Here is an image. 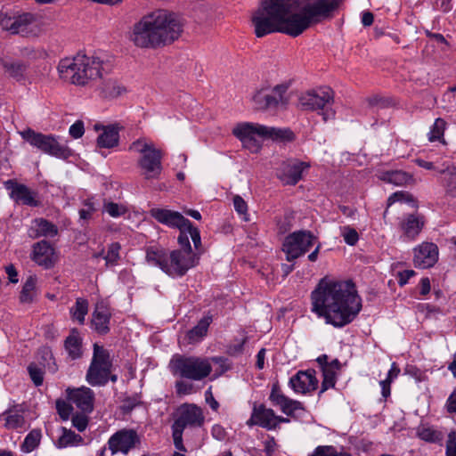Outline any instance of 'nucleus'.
I'll return each mask as SVG.
<instances>
[{
	"instance_id": "obj_1",
	"label": "nucleus",
	"mask_w": 456,
	"mask_h": 456,
	"mask_svg": "<svg viewBox=\"0 0 456 456\" xmlns=\"http://www.w3.org/2000/svg\"><path fill=\"white\" fill-rule=\"evenodd\" d=\"M299 12H291V0H262L252 16L256 37L279 32L297 37L312 24L330 19L342 0H296Z\"/></svg>"
},
{
	"instance_id": "obj_2",
	"label": "nucleus",
	"mask_w": 456,
	"mask_h": 456,
	"mask_svg": "<svg viewBox=\"0 0 456 456\" xmlns=\"http://www.w3.org/2000/svg\"><path fill=\"white\" fill-rule=\"evenodd\" d=\"M312 311L335 328L351 323L362 310V299L351 281L322 279L312 292Z\"/></svg>"
},
{
	"instance_id": "obj_3",
	"label": "nucleus",
	"mask_w": 456,
	"mask_h": 456,
	"mask_svg": "<svg viewBox=\"0 0 456 456\" xmlns=\"http://www.w3.org/2000/svg\"><path fill=\"white\" fill-rule=\"evenodd\" d=\"M183 23L174 12L159 10L135 22L129 40L141 49H158L172 44L183 32Z\"/></svg>"
},
{
	"instance_id": "obj_4",
	"label": "nucleus",
	"mask_w": 456,
	"mask_h": 456,
	"mask_svg": "<svg viewBox=\"0 0 456 456\" xmlns=\"http://www.w3.org/2000/svg\"><path fill=\"white\" fill-rule=\"evenodd\" d=\"M102 65L98 57L77 53L72 59L61 60L57 69L61 79L76 86H86L90 81L102 78Z\"/></svg>"
},
{
	"instance_id": "obj_5",
	"label": "nucleus",
	"mask_w": 456,
	"mask_h": 456,
	"mask_svg": "<svg viewBox=\"0 0 456 456\" xmlns=\"http://www.w3.org/2000/svg\"><path fill=\"white\" fill-rule=\"evenodd\" d=\"M146 261L171 277H182L197 265L198 256L184 250L175 249L168 253L163 248H149Z\"/></svg>"
},
{
	"instance_id": "obj_6",
	"label": "nucleus",
	"mask_w": 456,
	"mask_h": 456,
	"mask_svg": "<svg viewBox=\"0 0 456 456\" xmlns=\"http://www.w3.org/2000/svg\"><path fill=\"white\" fill-rule=\"evenodd\" d=\"M232 134L248 149H258L260 142L273 139L281 141H290L293 139V133L289 129H281L254 123L238 124L232 130Z\"/></svg>"
},
{
	"instance_id": "obj_7",
	"label": "nucleus",
	"mask_w": 456,
	"mask_h": 456,
	"mask_svg": "<svg viewBox=\"0 0 456 456\" xmlns=\"http://www.w3.org/2000/svg\"><path fill=\"white\" fill-rule=\"evenodd\" d=\"M141 154L138 166L142 169V175L147 179H159L162 171V151L157 149L152 142L144 138L134 141L129 148Z\"/></svg>"
},
{
	"instance_id": "obj_8",
	"label": "nucleus",
	"mask_w": 456,
	"mask_h": 456,
	"mask_svg": "<svg viewBox=\"0 0 456 456\" xmlns=\"http://www.w3.org/2000/svg\"><path fill=\"white\" fill-rule=\"evenodd\" d=\"M20 135L31 146L56 159L66 160L72 155V150L67 144L60 142L53 134H45L27 128L20 132Z\"/></svg>"
},
{
	"instance_id": "obj_9",
	"label": "nucleus",
	"mask_w": 456,
	"mask_h": 456,
	"mask_svg": "<svg viewBox=\"0 0 456 456\" xmlns=\"http://www.w3.org/2000/svg\"><path fill=\"white\" fill-rule=\"evenodd\" d=\"M334 103V91L329 87H319L307 91L299 97V105L302 110L311 111H321L324 121L332 119L335 112L331 109Z\"/></svg>"
},
{
	"instance_id": "obj_10",
	"label": "nucleus",
	"mask_w": 456,
	"mask_h": 456,
	"mask_svg": "<svg viewBox=\"0 0 456 456\" xmlns=\"http://www.w3.org/2000/svg\"><path fill=\"white\" fill-rule=\"evenodd\" d=\"M170 367L175 375L191 380H201L212 370L208 359L183 355L175 356L170 362Z\"/></svg>"
},
{
	"instance_id": "obj_11",
	"label": "nucleus",
	"mask_w": 456,
	"mask_h": 456,
	"mask_svg": "<svg viewBox=\"0 0 456 456\" xmlns=\"http://www.w3.org/2000/svg\"><path fill=\"white\" fill-rule=\"evenodd\" d=\"M111 366L108 351L94 344L93 359L86 373V381L94 387L106 385L109 381Z\"/></svg>"
},
{
	"instance_id": "obj_12",
	"label": "nucleus",
	"mask_w": 456,
	"mask_h": 456,
	"mask_svg": "<svg viewBox=\"0 0 456 456\" xmlns=\"http://www.w3.org/2000/svg\"><path fill=\"white\" fill-rule=\"evenodd\" d=\"M287 90L286 85H277L273 88L263 87L255 93L252 101L256 108L262 110L285 106L288 102L285 98Z\"/></svg>"
},
{
	"instance_id": "obj_13",
	"label": "nucleus",
	"mask_w": 456,
	"mask_h": 456,
	"mask_svg": "<svg viewBox=\"0 0 456 456\" xmlns=\"http://www.w3.org/2000/svg\"><path fill=\"white\" fill-rule=\"evenodd\" d=\"M314 236L306 231H297L288 235L282 248L287 260L293 261L307 252L314 245Z\"/></svg>"
},
{
	"instance_id": "obj_14",
	"label": "nucleus",
	"mask_w": 456,
	"mask_h": 456,
	"mask_svg": "<svg viewBox=\"0 0 456 456\" xmlns=\"http://www.w3.org/2000/svg\"><path fill=\"white\" fill-rule=\"evenodd\" d=\"M139 443L140 438L136 431L124 428L117 431L109 438L108 445L113 455L118 452L126 455Z\"/></svg>"
},
{
	"instance_id": "obj_15",
	"label": "nucleus",
	"mask_w": 456,
	"mask_h": 456,
	"mask_svg": "<svg viewBox=\"0 0 456 456\" xmlns=\"http://www.w3.org/2000/svg\"><path fill=\"white\" fill-rule=\"evenodd\" d=\"M6 190L10 191V198L17 204L29 207L40 205L37 200V193L23 183H19L14 179H9L4 183Z\"/></svg>"
},
{
	"instance_id": "obj_16",
	"label": "nucleus",
	"mask_w": 456,
	"mask_h": 456,
	"mask_svg": "<svg viewBox=\"0 0 456 456\" xmlns=\"http://www.w3.org/2000/svg\"><path fill=\"white\" fill-rule=\"evenodd\" d=\"M309 164L297 159L282 161L277 168V177L285 184L295 185L302 178L304 169L308 168Z\"/></svg>"
},
{
	"instance_id": "obj_17",
	"label": "nucleus",
	"mask_w": 456,
	"mask_h": 456,
	"mask_svg": "<svg viewBox=\"0 0 456 456\" xmlns=\"http://www.w3.org/2000/svg\"><path fill=\"white\" fill-rule=\"evenodd\" d=\"M203 423L204 416L200 407L195 404H183L173 426L184 430L187 427H201Z\"/></svg>"
},
{
	"instance_id": "obj_18",
	"label": "nucleus",
	"mask_w": 456,
	"mask_h": 456,
	"mask_svg": "<svg viewBox=\"0 0 456 456\" xmlns=\"http://www.w3.org/2000/svg\"><path fill=\"white\" fill-rule=\"evenodd\" d=\"M426 220L424 216L419 213L404 215L399 223V228L404 240H414L421 232Z\"/></svg>"
},
{
	"instance_id": "obj_19",
	"label": "nucleus",
	"mask_w": 456,
	"mask_h": 456,
	"mask_svg": "<svg viewBox=\"0 0 456 456\" xmlns=\"http://www.w3.org/2000/svg\"><path fill=\"white\" fill-rule=\"evenodd\" d=\"M269 400L273 405L280 407L281 411L288 416H294L297 411L304 410L300 402L292 400L282 393L278 383L273 384Z\"/></svg>"
},
{
	"instance_id": "obj_20",
	"label": "nucleus",
	"mask_w": 456,
	"mask_h": 456,
	"mask_svg": "<svg viewBox=\"0 0 456 456\" xmlns=\"http://www.w3.org/2000/svg\"><path fill=\"white\" fill-rule=\"evenodd\" d=\"M68 399L83 412L90 413L94 410V393L86 387L67 389Z\"/></svg>"
},
{
	"instance_id": "obj_21",
	"label": "nucleus",
	"mask_w": 456,
	"mask_h": 456,
	"mask_svg": "<svg viewBox=\"0 0 456 456\" xmlns=\"http://www.w3.org/2000/svg\"><path fill=\"white\" fill-rule=\"evenodd\" d=\"M438 259V248L435 243L423 242L414 248V264L419 268L433 266Z\"/></svg>"
},
{
	"instance_id": "obj_22",
	"label": "nucleus",
	"mask_w": 456,
	"mask_h": 456,
	"mask_svg": "<svg viewBox=\"0 0 456 456\" xmlns=\"http://www.w3.org/2000/svg\"><path fill=\"white\" fill-rule=\"evenodd\" d=\"M276 415L273 410L266 408L264 404H254L250 418L246 424L248 427L257 425L267 430L275 428Z\"/></svg>"
},
{
	"instance_id": "obj_23",
	"label": "nucleus",
	"mask_w": 456,
	"mask_h": 456,
	"mask_svg": "<svg viewBox=\"0 0 456 456\" xmlns=\"http://www.w3.org/2000/svg\"><path fill=\"white\" fill-rule=\"evenodd\" d=\"M151 217L156 219L159 223L165 224L171 228H181L188 225L189 220L186 219L181 213L159 208H153L150 210Z\"/></svg>"
},
{
	"instance_id": "obj_24",
	"label": "nucleus",
	"mask_w": 456,
	"mask_h": 456,
	"mask_svg": "<svg viewBox=\"0 0 456 456\" xmlns=\"http://www.w3.org/2000/svg\"><path fill=\"white\" fill-rule=\"evenodd\" d=\"M289 385L296 393L305 394L317 388L318 379L314 370L298 371L290 378Z\"/></svg>"
},
{
	"instance_id": "obj_25",
	"label": "nucleus",
	"mask_w": 456,
	"mask_h": 456,
	"mask_svg": "<svg viewBox=\"0 0 456 456\" xmlns=\"http://www.w3.org/2000/svg\"><path fill=\"white\" fill-rule=\"evenodd\" d=\"M121 126L118 124H110L108 126H102L96 124L94 129L102 132L97 137V146L99 148L111 149L118 145L119 142V131Z\"/></svg>"
},
{
	"instance_id": "obj_26",
	"label": "nucleus",
	"mask_w": 456,
	"mask_h": 456,
	"mask_svg": "<svg viewBox=\"0 0 456 456\" xmlns=\"http://www.w3.org/2000/svg\"><path fill=\"white\" fill-rule=\"evenodd\" d=\"M54 249L46 240H43L33 246L32 259L39 265L50 268L54 264Z\"/></svg>"
},
{
	"instance_id": "obj_27",
	"label": "nucleus",
	"mask_w": 456,
	"mask_h": 456,
	"mask_svg": "<svg viewBox=\"0 0 456 456\" xmlns=\"http://www.w3.org/2000/svg\"><path fill=\"white\" fill-rule=\"evenodd\" d=\"M111 314L103 304L96 305L93 314L92 325L95 331L101 335H105L110 331V322Z\"/></svg>"
},
{
	"instance_id": "obj_28",
	"label": "nucleus",
	"mask_w": 456,
	"mask_h": 456,
	"mask_svg": "<svg viewBox=\"0 0 456 456\" xmlns=\"http://www.w3.org/2000/svg\"><path fill=\"white\" fill-rule=\"evenodd\" d=\"M28 236L32 239L39 237H54L58 233V228L52 222L45 218H36L28 229Z\"/></svg>"
},
{
	"instance_id": "obj_29",
	"label": "nucleus",
	"mask_w": 456,
	"mask_h": 456,
	"mask_svg": "<svg viewBox=\"0 0 456 456\" xmlns=\"http://www.w3.org/2000/svg\"><path fill=\"white\" fill-rule=\"evenodd\" d=\"M377 175L379 180L396 186H404L413 181L410 174L401 170L380 171Z\"/></svg>"
},
{
	"instance_id": "obj_30",
	"label": "nucleus",
	"mask_w": 456,
	"mask_h": 456,
	"mask_svg": "<svg viewBox=\"0 0 456 456\" xmlns=\"http://www.w3.org/2000/svg\"><path fill=\"white\" fill-rule=\"evenodd\" d=\"M4 419V427L6 429H16L22 428L25 424V419L21 413L16 410L9 409L6 410L3 414L0 415V420Z\"/></svg>"
},
{
	"instance_id": "obj_31",
	"label": "nucleus",
	"mask_w": 456,
	"mask_h": 456,
	"mask_svg": "<svg viewBox=\"0 0 456 456\" xmlns=\"http://www.w3.org/2000/svg\"><path fill=\"white\" fill-rule=\"evenodd\" d=\"M64 346L69 355L72 359L79 358L82 354V342L79 338L78 332H77L76 330H72L70 335L66 338Z\"/></svg>"
},
{
	"instance_id": "obj_32",
	"label": "nucleus",
	"mask_w": 456,
	"mask_h": 456,
	"mask_svg": "<svg viewBox=\"0 0 456 456\" xmlns=\"http://www.w3.org/2000/svg\"><path fill=\"white\" fill-rule=\"evenodd\" d=\"M99 89L102 96L105 98L118 97L125 91V88L112 78L103 79Z\"/></svg>"
},
{
	"instance_id": "obj_33",
	"label": "nucleus",
	"mask_w": 456,
	"mask_h": 456,
	"mask_svg": "<svg viewBox=\"0 0 456 456\" xmlns=\"http://www.w3.org/2000/svg\"><path fill=\"white\" fill-rule=\"evenodd\" d=\"M443 176V185L445 193L450 197H456V166L448 167L441 171Z\"/></svg>"
},
{
	"instance_id": "obj_34",
	"label": "nucleus",
	"mask_w": 456,
	"mask_h": 456,
	"mask_svg": "<svg viewBox=\"0 0 456 456\" xmlns=\"http://www.w3.org/2000/svg\"><path fill=\"white\" fill-rule=\"evenodd\" d=\"M211 322V316L203 317L195 327L187 332L188 339L191 342H196L206 336Z\"/></svg>"
},
{
	"instance_id": "obj_35",
	"label": "nucleus",
	"mask_w": 456,
	"mask_h": 456,
	"mask_svg": "<svg viewBox=\"0 0 456 456\" xmlns=\"http://www.w3.org/2000/svg\"><path fill=\"white\" fill-rule=\"evenodd\" d=\"M3 67L10 77L17 81L24 78L28 66L22 61H3Z\"/></svg>"
},
{
	"instance_id": "obj_36",
	"label": "nucleus",
	"mask_w": 456,
	"mask_h": 456,
	"mask_svg": "<svg viewBox=\"0 0 456 456\" xmlns=\"http://www.w3.org/2000/svg\"><path fill=\"white\" fill-rule=\"evenodd\" d=\"M39 362L50 372L54 373L57 370V365L50 347L43 346L37 353Z\"/></svg>"
},
{
	"instance_id": "obj_37",
	"label": "nucleus",
	"mask_w": 456,
	"mask_h": 456,
	"mask_svg": "<svg viewBox=\"0 0 456 456\" xmlns=\"http://www.w3.org/2000/svg\"><path fill=\"white\" fill-rule=\"evenodd\" d=\"M83 442L80 435L76 434L74 431L63 428V433L57 442L59 448H65L67 446L77 445Z\"/></svg>"
},
{
	"instance_id": "obj_38",
	"label": "nucleus",
	"mask_w": 456,
	"mask_h": 456,
	"mask_svg": "<svg viewBox=\"0 0 456 456\" xmlns=\"http://www.w3.org/2000/svg\"><path fill=\"white\" fill-rule=\"evenodd\" d=\"M41 431L39 429L31 430L25 437L20 448L24 452H31L34 451L40 444L41 440Z\"/></svg>"
},
{
	"instance_id": "obj_39",
	"label": "nucleus",
	"mask_w": 456,
	"mask_h": 456,
	"mask_svg": "<svg viewBox=\"0 0 456 456\" xmlns=\"http://www.w3.org/2000/svg\"><path fill=\"white\" fill-rule=\"evenodd\" d=\"M37 285V278L34 276H29L20 291V300L21 303H30L32 302L35 296V289Z\"/></svg>"
},
{
	"instance_id": "obj_40",
	"label": "nucleus",
	"mask_w": 456,
	"mask_h": 456,
	"mask_svg": "<svg viewBox=\"0 0 456 456\" xmlns=\"http://www.w3.org/2000/svg\"><path fill=\"white\" fill-rule=\"evenodd\" d=\"M33 21V15L28 12L13 17L12 25H10L9 31L12 34H18Z\"/></svg>"
},
{
	"instance_id": "obj_41",
	"label": "nucleus",
	"mask_w": 456,
	"mask_h": 456,
	"mask_svg": "<svg viewBox=\"0 0 456 456\" xmlns=\"http://www.w3.org/2000/svg\"><path fill=\"white\" fill-rule=\"evenodd\" d=\"M417 436L426 442L435 443L442 439L441 432L431 427L421 425L417 429Z\"/></svg>"
},
{
	"instance_id": "obj_42",
	"label": "nucleus",
	"mask_w": 456,
	"mask_h": 456,
	"mask_svg": "<svg viewBox=\"0 0 456 456\" xmlns=\"http://www.w3.org/2000/svg\"><path fill=\"white\" fill-rule=\"evenodd\" d=\"M88 312V302L83 298H77L76 304L70 308V314L80 324L85 322V317Z\"/></svg>"
},
{
	"instance_id": "obj_43",
	"label": "nucleus",
	"mask_w": 456,
	"mask_h": 456,
	"mask_svg": "<svg viewBox=\"0 0 456 456\" xmlns=\"http://www.w3.org/2000/svg\"><path fill=\"white\" fill-rule=\"evenodd\" d=\"M445 121L443 118H436L430 132L428 133V139L430 142L440 140L444 136L445 128Z\"/></svg>"
},
{
	"instance_id": "obj_44",
	"label": "nucleus",
	"mask_w": 456,
	"mask_h": 456,
	"mask_svg": "<svg viewBox=\"0 0 456 456\" xmlns=\"http://www.w3.org/2000/svg\"><path fill=\"white\" fill-rule=\"evenodd\" d=\"M120 245L118 242H113L110 245L107 254L103 256L106 265H115L119 258Z\"/></svg>"
},
{
	"instance_id": "obj_45",
	"label": "nucleus",
	"mask_w": 456,
	"mask_h": 456,
	"mask_svg": "<svg viewBox=\"0 0 456 456\" xmlns=\"http://www.w3.org/2000/svg\"><path fill=\"white\" fill-rule=\"evenodd\" d=\"M180 230V234L178 236V243L180 245V248L178 250H184L190 253H193L191 249V246L189 240V232L186 226L178 228Z\"/></svg>"
},
{
	"instance_id": "obj_46",
	"label": "nucleus",
	"mask_w": 456,
	"mask_h": 456,
	"mask_svg": "<svg viewBox=\"0 0 456 456\" xmlns=\"http://www.w3.org/2000/svg\"><path fill=\"white\" fill-rule=\"evenodd\" d=\"M341 235L343 236L345 242L350 246L355 245L359 240L358 232L355 229L350 226H344L342 228Z\"/></svg>"
},
{
	"instance_id": "obj_47",
	"label": "nucleus",
	"mask_w": 456,
	"mask_h": 456,
	"mask_svg": "<svg viewBox=\"0 0 456 456\" xmlns=\"http://www.w3.org/2000/svg\"><path fill=\"white\" fill-rule=\"evenodd\" d=\"M367 101L370 107L385 109L393 105V101L391 99L382 97L380 95L370 96Z\"/></svg>"
},
{
	"instance_id": "obj_48",
	"label": "nucleus",
	"mask_w": 456,
	"mask_h": 456,
	"mask_svg": "<svg viewBox=\"0 0 456 456\" xmlns=\"http://www.w3.org/2000/svg\"><path fill=\"white\" fill-rule=\"evenodd\" d=\"M309 456H351L347 452L338 453L332 446H318L314 452Z\"/></svg>"
},
{
	"instance_id": "obj_49",
	"label": "nucleus",
	"mask_w": 456,
	"mask_h": 456,
	"mask_svg": "<svg viewBox=\"0 0 456 456\" xmlns=\"http://www.w3.org/2000/svg\"><path fill=\"white\" fill-rule=\"evenodd\" d=\"M28 371L30 376V379L37 387L41 386L43 384L44 373L39 367L33 363L29 364L28 367Z\"/></svg>"
},
{
	"instance_id": "obj_50",
	"label": "nucleus",
	"mask_w": 456,
	"mask_h": 456,
	"mask_svg": "<svg viewBox=\"0 0 456 456\" xmlns=\"http://www.w3.org/2000/svg\"><path fill=\"white\" fill-rule=\"evenodd\" d=\"M323 381L322 383V390L321 393L326 391L328 388L334 387L335 385V378L334 372L330 369L323 368Z\"/></svg>"
},
{
	"instance_id": "obj_51",
	"label": "nucleus",
	"mask_w": 456,
	"mask_h": 456,
	"mask_svg": "<svg viewBox=\"0 0 456 456\" xmlns=\"http://www.w3.org/2000/svg\"><path fill=\"white\" fill-rule=\"evenodd\" d=\"M233 206H234L235 210L238 212V214L244 216L243 219L245 221H248V218L247 217L248 205H247L246 201L240 195H236L233 197Z\"/></svg>"
},
{
	"instance_id": "obj_52",
	"label": "nucleus",
	"mask_w": 456,
	"mask_h": 456,
	"mask_svg": "<svg viewBox=\"0 0 456 456\" xmlns=\"http://www.w3.org/2000/svg\"><path fill=\"white\" fill-rule=\"evenodd\" d=\"M183 429L172 426V436L175 448L181 452H186V448L183 443Z\"/></svg>"
},
{
	"instance_id": "obj_53",
	"label": "nucleus",
	"mask_w": 456,
	"mask_h": 456,
	"mask_svg": "<svg viewBox=\"0 0 456 456\" xmlns=\"http://www.w3.org/2000/svg\"><path fill=\"white\" fill-rule=\"evenodd\" d=\"M446 456H456V431L452 430L448 434L446 441Z\"/></svg>"
},
{
	"instance_id": "obj_54",
	"label": "nucleus",
	"mask_w": 456,
	"mask_h": 456,
	"mask_svg": "<svg viewBox=\"0 0 456 456\" xmlns=\"http://www.w3.org/2000/svg\"><path fill=\"white\" fill-rule=\"evenodd\" d=\"M56 409L61 418L64 420L69 418V415L71 414V411L73 410L69 403L61 400H58L56 402Z\"/></svg>"
},
{
	"instance_id": "obj_55",
	"label": "nucleus",
	"mask_w": 456,
	"mask_h": 456,
	"mask_svg": "<svg viewBox=\"0 0 456 456\" xmlns=\"http://www.w3.org/2000/svg\"><path fill=\"white\" fill-rule=\"evenodd\" d=\"M69 133L74 139L81 138L85 133L83 121L77 120L72 124L69 129Z\"/></svg>"
},
{
	"instance_id": "obj_56",
	"label": "nucleus",
	"mask_w": 456,
	"mask_h": 456,
	"mask_svg": "<svg viewBox=\"0 0 456 456\" xmlns=\"http://www.w3.org/2000/svg\"><path fill=\"white\" fill-rule=\"evenodd\" d=\"M104 211L112 217L120 216L124 213V209L118 204L114 202H108L104 204Z\"/></svg>"
},
{
	"instance_id": "obj_57",
	"label": "nucleus",
	"mask_w": 456,
	"mask_h": 456,
	"mask_svg": "<svg viewBox=\"0 0 456 456\" xmlns=\"http://www.w3.org/2000/svg\"><path fill=\"white\" fill-rule=\"evenodd\" d=\"M95 207L93 202L86 200L84 203V208L79 210V217L83 220L91 218L92 214L95 211Z\"/></svg>"
},
{
	"instance_id": "obj_58",
	"label": "nucleus",
	"mask_w": 456,
	"mask_h": 456,
	"mask_svg": "<svg viewBox=\"0 0 456 456\" xmlns=\"http://www.w3.org/2000/svg\"><path fill=\"white\" fill-rule=\"evenodd\" d=\"M185 226L188 229V232L190 234V237L191 238V240L194 244L195 248L198 249L201 244L200 231L198 230V228L193 227L190 221H189L188 225H185Z\"/></svg>"
},
{
	"instance_id": "obj_59",
	"label": "nucleus",
	"mask_w": 456,
	"mask_h": 456,
	"mask_svg": "<svg viewBox=\"0 0 456 456\" xmlns=\"http://www.w3.org/2000/svg\"><path fill=\"white\" fill-rule=\"evenodd\" d=\"M72 424L79 432H83L87 427L88 419L85 415L77 414L72 417Z\"/></svg>"
},
{
	"instance_id": "obj_60",
	"label": "nucleus",
	"mask_w": 456,
	"mask_h": 456,
	"mask_svg": "<svg viewBox=\"0 0 456 456\" xmlns=\"http://www.w3.org/2000/svg\"><path fill=\"white\" fill-rule=\"evenodd\" d=\"M445 409L448 413H456V388L447 398Z\"/></svg>"
},
{
	"instance_id": "obj_61",
	"label": "nucleus",
	"mask_w": 456,
	"mask_h": 456,
	"mask_svg": "<svg viewBox=\"0 0 456 456\" xmlns=\"http://www.w3.org/2000/svg\"><path fill=\"white\" fill-rule=\"evenodd\" d=\"M211 433L213 437L218 441H223L226 437L225 429L221 425L218 424H216L212 427Z\"/></svg>"
},
{
	"instance_id": "obj_62",
	"label": "nucleus",
	"mask_w": 456,
	"mask_h": 456,
	"mask_svg": "<svg viewBox=\"0 0 456 456\" xmlns=\"http://www.w3.org/2000/svg\"><path fill=\"white\" fill-rule=\"evenodd\" d=\"M292 227L290 215H285L284 219L278 222L279 232L285 233Z\"/></svg>"
},
{
	"instance_id": "obj_63",
	"label": "nucleus",
	"mask_w": 456,
	"mask_h": 456,
	"mask_svg": "<svg viewBox=\"0 0 456 456\" xmlns=\"http://www.w3.org/2000/svg\"><path fill=\"white\" fill-rule=\"evenodd\" d=\"M247 341V338H242L241 340L238 341L237 343H234L228 347V353L232 355H236L243 351V346L245 342Z\"/></svg>"
},
{
	"instance_id": "obj_64",
	"label": "nucleus",
	"mask_w": 456,
	"mask_h": 456,
	"mask_svg": "<svg viewBox=\"0 0 456 456\" xmlns=\"http://www.w3.org/2000/svg\"><path fill=\"white\" fill-rule=\"evenodd\" d=\"M415 274L413 270H405L398 273V284L403 287L404 286L409 279Z\"/></svg>"
}]
</instances>
